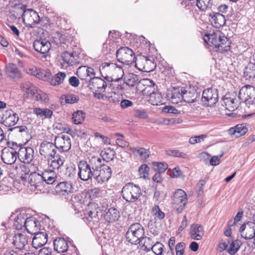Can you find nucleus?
I'll list each match as a JSON object with an SVG mask.
<instances>
[{
  "instance_id": "4d7b16f0",
  "label": "nucleus",
  "mask_w": 255,
  "mask_h": 255,
  "mask_svg": "<svg viewBox=\"0 0 255 255\" xmlns=\"http://www.w3.org/2000/svg\"><path fill=\"white\" fill-rule=\"evenodd\" d=\"M77 74L78 77L82 80H89L87 75V71L86 70V66L79 67L77 71Z\"/></svg>"
},
{
  "instance_id": "39448f33",
  "label": "nucleus",
  "mask_w": 255,
  "mask_h": 255,
  "mask_svg": "<svg viewBox=\"0 0 255 255\" xmlns=\"http://www.w3.org/2000/svg\"><path fill=\"white\" fill-rule=\"evenodd\" d=\"M144 230L143 227L139 223L132 224L126 233L127 241L131 244L138 245L139 240L144 236Z\"/></svg>"
},
{
  "instance_id": "6e6552de",
  "label": "nucleus",
  "mask_w": 255,
  "mask_h": 255,
  "mask_svg": "<svg viewBox=\"0 0 255 255\" xmlns=\"http://www.w3.org/2000/svg\"><path fill=\"white\" fill-rule=\"evenodd\" d=\"M21 216V214L17 215V218L15 220V222L20 224L21 226L24 224L27 232L31 235H34L39 232L40 230L41 225L38 220L33 217L28 218L26 220L24 219L21 220L20 219Z\"/></svg>"
},
{
  "instance_id": "a211bd4d",
  "label": "nucleus",
  "mask_w": 255,
  "mask_h": 255,
  "mask_svg": "<svg viewBox=\"0 0 255 255\" xmlns=\"http://www.w3.org/2000/svg\"><path fill=\"white\" fill-rule=\"evenodd\" d=\"M55 145L56 148L61 152L68 151L71 146V139L67 134H60L55 138Z\"/></svg>"
},
{
  "instance_id": "5fc2aeb1",
  "label": "nucleus",
  "mask_w": 255,
  "mask_h": 255,
  "mask_svg": "<svg viewBox=\"0 0 255 255\" xmlns=\"http://www.w3.org/2000/svg\"><path fill=\"white\" fill-rule=\"evenodd\" d=\"M66 77L65 73L59 72L52 79V83L54 85H58L62 83Z\"/></svg>"
},
{
  "instance_id": "bf43d9fd",
  "label": "nucleus",
  "mask_w": 255,
  "mask_h": 255,
  "mask_svg": "<svg viewBox=\"0 0 255 255\" xmlns=\"http://www.w3.org/2000/svg\"><path fill=\"white\" fill-rule=\"evenodd\" d=\"M105 194V191L100 188H94L90 191V196L93 198H97L103 196Z\"/></svg>"
},
{
  "instance_id": "f257e3e1",
  "label": "nucleus",
  "mask_w": 255,
  "mask_h": 255,
  "mask_svg": "<svg viewBox=\"0 0 255 255\" xmlns=\"http://www.w3.org/2000/svg\"><path fill=\"white\" fill-rule=\"evenodd\" d=\"M204 40L208 44L213 45L220 53L228 51L231 49L230 40L218 30L212 34H206Z\"/></svg>"
},
{
  "instance_id": "ddd939ff",
  "label": "nucleus",
  "mask_w": 255,
  "mask_h": 255,
  "mask_svg": "<svg viewBox=\"0 0 255 255\" xmlns=\"http://www.w3.org/2000/svg\"><path fill=\"white\" fill-rule=\"evenodd\" d=\"M218 93L216 89L208 88L203 91L202 102L206 107H212L218 101Z\"/></svg>"
},
{
  "instance_id": "6ab92c4d",
  "label": "nucleus",
  "mask_w": 255,
  "mask_h": 255,
  "mask_svg": "<svg viewBox=\"0 0 255 255\" xmlns=\"http://www.w3.org/2000/svg\"><path fill=\"white\" fill-rule=\"evenodd\" d=\"M239 232L241 237L245 240L253 239L255 235V223L252 222L244 223L241 226Z\"/></svg>"
},
{
  "instance_id": "4c0bfd02",
  "label": "nucleus",
  "mask_w": 255,
  "mask_h": 255,
  "mask_svg": "<svg viewBox=\"0 0 255 255\" xmlns=\"http://www.w3.org/2000/svg\"><path fill=\"white\" fill-rule=\"evenodd\" d=\"M183 88H174L170 96L171 102L173 104H178L183 100Z\"/></svg>"
},
{
  "instance_id": "bb28decb",
  "label": "nucleus",
  "mask_w": 255,
  "mask_h": 255,
  "mask_svg": "<svg viewBox=\"0 0 255 255\" xmlns=\"http://www.w3.org/2000/svg\"><path fill=\"white\" fill-rule=\"evenodd\" d=\"M29 240L30 239L25 234L17 233L13 238V244L16 249L23 250Z\"/></svg>"
},
{
  "instance_id": "09e8293b",
  "label": "nucleus",
  "mask_w": 255,
  "mask_h": 255,
  "mask_svg": "<svg viewBox=\"0 0 255 255\" xmlns=\"http://www.w3.org/2000/svg\"><path fill=\"white\" fill-rule=\"evenodd\" d=\"M11 130L13 131L17 135L21 136L23 137H28V129L25 126L15 127L13 128Z\"/></svg>"
},
{
  "instance_id": "72a5a7b5",
  "label": "nucleus",
  "mask_w": 255,
  "mask_h": 255,
  "mask_svg": "<svg viewBox=\"0 0 255 255\" xmlns=\"http://www.w3.org/2000/svg\"><path fill=\"white\" fill-rule=\"evenodd\" d=\"M210 16L212 25L216 28H220L225 24V17L224 15L220 13H211Z\"/></svg>"
},
{
  "instance_id": "dca6fc26",
  "label": "nucleus",
  "mask_w": 255,
  "mask_h": 255,
  "mask_svg": "<svg viewBox=\"0 0 255 255\" xmlns=\"http://www.w3.org/2000/svg\"><path fill=\"white\" fill-rule=\"evenodd\" d=\"M135 67L140 71L149 72L155 68L156 65L152 58L150 59L143 56L135 61Z\"/></svg>"
},
{
  "instance_id": "5701e85b",
  "label": "nucleus",
  "mask_w": 255,
  "mask_h": 255,
  "mask_svg": "<svg viewBox=\"0 0 255 255\" xmlns=\"http://www.w3.org/2000/svg\"><path fill=\"white\" fill-rule=\"evenodd\" d=\"M19 119L18 115L11 110L5 111L2 117V122L6 127L14 126Z\"/></svg>"
},
{
  "instance_id": "13d9d810",
  "label": "nucleus",
  "mask_w": 255,
  "mask_h": 255,
  "mask_svg": "<svg viewBox=\"0 0 255 255\" xmlns=\"http://www.w3.org/2000/svg\"><path fill=\"white\" fill-rule=\"evenodd\" d=\"M152 213L155 218L162 220L165 217L164 213L161 211L158 205H155L152 209Z\"/></svg>"
},
{
  "instance_id": "412c9836",
  "label": "nucleus",
  "mask_w": 255,
  "mask_h": 255,
  "mask_svg": "<svg viewBox=\"0 0 255 255\" xmlns=\"http://www.w3.org/2000/svg\"><path fill=\"white\" fill-rule=\"evenodd\" d=\"M74 187L72 184L67 181L61 182L58 184L55 187V192L59 196H67L72 193L74 191Z\"/></svg>"
},
{
  "instance_id": "7ed1b4c3",
  "label": "nucleus",
  "mask_w": 255,
  "mask_h": 255,
  "mask_svg": "<svg viewBox=\"0 0 255 255\" xmlns=\"http://www.w3.org/2000/svg\"><path fill=\"white\" fill-rule=\"evenodd\" d=\"M100 71L102 76L109 81L121 80L124 75L122 67L113 63L102 64L100 66Z\"/></svg>"
},
{
  "instance_id": "c756f323",
  "label": "nucleus",
  "mask_w": 255,
  "mask_h": 255,
  "mask_svg": "<svg viewBox=\"0 0 255 255\" xmlns=\"http://www.w3.org/2000/svg\"><path fill=\"white\" fill-rule=\"evenodd\" d=\"M32 245L33 248L38 249L44 246L47 242V235L42 232L34 234Z\"/></svg>"
},
{
  "instance_id": "cd10ccee",
  "label": "nucleus",
  "mask_w": 255,
  "mask_h": 255,
  "mask_svg": "<svg viewBox=\"0 0 255 255\" xmlns=\"http://www.w3.org/2000/svg\"><path fill=\"white\" fill-rule=\"evenodd\" d=\"M189 234L192 239L201 240L204 234L203 226L198 224H194L190 227Z\"/></svg>"
},
{
  "instance_id": "4468645a",
  "label": "nucleus",
  "mask_w": 255,
  "mask_h": 255,
  "mask_svg": "<svg viewBox=\"0 0 255 255\" xmlns=\"http://www.w3.org/2000/svg\"><path fill=\"white\" fill-rule=\"evenodd\" d=\"M22 18L25 25L31 28L36 27L40 22L39 15L32 9L23 10Z\"/></svg>"
},
{
  "instance_id": "7c9ffc66",
  "label": "nucleus",
  "mask_w": 255,
  "mask_h": 255,
  "mask_svg": "<svg viewBox=\"0 0 255 255\" xmlns=\"http://www.w3.org/2000/svg\"><path fill=\"white\" fill-rule=\"evenodd\" d=\"M226 109L230 111H234L238 107L239 101L235 96L226 95L223 99Z\"/></svg>"
},
{
  "instance_id": "79ce46f5",
  "label": "nucleus",
  "mask_w": 255,
  "mask_h": 255,
  "mask_svg": "<svg viewBox=\"0 0 255 255\" xmlns=\"http://www.w3.org/2000/svg\"><path fill=\"white\" fill-rule=\"evenodd\" d=\"M139 81L138 76L133 73H128L124 78V83L126 87H133L137 85Z\"/></svg>"
},
{
  "instance_id": "a19ab883",
  "label": "nucleus",
  "mask_w": 255,
  "mask_h": 255,
  "mask_svg": "<svg viewBox=\"0 0 255 255\" xmlns=\"http://www.w3.org/2000/svg\"><path fill=\"white\" fill-rule=\"evenodd\" d=\"M119 217L120 213L119 211L114 208H110L106 212L105 216L106 221L109 223L118 220Z\"/></svg>"
},
{
  "instance_id": "f704fd0d",
  "label": "nucleus",
  "mask_w": 255,
  "mask_h": 255,
  "mask_svg": "<svg viewBox=\"0 0 255 255\" xmlns=\"http://www.w3.org/2000/svg\"><path fill=\"white\" fill-rule=\"evenodd\" d=\"M45 186L53 184L57 179V174L53 170H46L41 174Z\"/></svg>"
},
{
  "instance_id": "c03bdc74",
  "label": "nucleus",
  "mask_w": 255,
  "mask_h": 255,
  "mask_svg": "<svg viewBox=\"0 0 255 255\" xmlns=\"http://www.w3.org/2000/svg\"><path fill=\"white\" fill-rule=\"evenodd\" d=\"M148 102L153 105L162 104V97L158 92H152L149 95Z\"/></svg>"
},
{
  "instance_id": "0eeeda50",
  "label": "nucleus",
  "mask_w": 255,
  "mask_h": 255,
  "mask_svg": "<svg viewBox=\"0 0 255 255\" xmlns=\"http://www.w3.org/2000/svg\"><path fill=\"white\" fill-rule=\"evenodd\" d=\"M239 98L247 105H255V87L246 85L239 92Z\"/></svg>"
},
{
  "instance_id": "1a4fd4ad",
  "label": "nucleus",
  "mask_w": 255,
  "mask_h": 255,
  "mask_svg": "<svg viewBox=\"0 0 255 255\" xmlns=\"http://www.w3.org/2000/svg\"><path fill=\"white\" fill-rule=\"evenodd\" d=\"M118 60L126 65H130L135 61L133 51L128 47H122L116 53Z\"/></svg>"
},
{
  "instance_id": "338daca9",
  "label": "nucleus",
  "mask_w": 255,
  "mask_h": 255,
  "mask_svg": "<svg viewBox=\"0 0 255 255\" xmlns=\"http://www.w3.org/2000/svg\"><path fill=\"white\" fill-rule=\"evenodd\" d=\"M185 244L181 242L177 244L175 247L176 255H184Z\"/></svg>"
},
{
  "instance_id": "a18cd8bd",
  "label": "nucleus",
  "mask_w": 255,
  "mask_h": 255,
  "mask_svg": "<svg viewBox=\"0 0 255 255\" xmlns=\"http://www.w3.org/2000/svg\"><path fill=\"white\" fill-rule=\"evenodd\" d=\"M140 243L139 245H141L143 250L147 252L149 251L153 244V242L151 241V239L147 237H143L140 239L139 240Z\"/></svg>"
},
{
  "instance_id": "603ef678",
  "label": "nucleus",
  "mask_w": 255,
  "mask_h": 255,
  "mask_svg": "<svg viewBox=\"0 0 255 255\" xmlns=\"http://www.w3.org/2000/svg\"><path fill=\"white\" fill-rule=\"evenodd\" d=\"M150 85H154V83L152 80L149 79H142L140 80L136 85L137 91L142 90L144 88H146Z\"/></svg>"
},
{
  "instance_id": "f3484780",
  "label": "nucleus",
  "mask_w": 255,
  "mask_h": 255,
  "mask_svg": "<svg viewBox=\"0 0 255 255\" xmlns=\"http://www.w3.org/2000/svg\"><path fill=\"white\" fill-rule=\"evenodd\" d=\"M18 145L17 149V157L20 161L24 163H29L32 161L34 155L33 148L29 147H23Z\"/></svg>"
},
{
  "instance_id": "20e7f679",
  "label": "nucleus",
  "mask_w": 255,
  "mask_h": 255,
  "mask_svg": "<svg viewBox=\"0 0 255 255\" xmlns=\"http://www.w3.org/2000/svg\"><path fill=\"white\" fill-rule=\"evenodd\" d=\"M141 194L140 188L133 183L126 184L122 189V195L124 200L129 202H134L138 200Z\"/></svg>"
},
{
  "instance_id": "f03ea898",
  "label": "nucleus",
  "mask_w": 255,
  "mask_h": 255,
  "mask_svg": "<svg viewBox=\"0 0 255 255\" xmlns=\"http://www.w3.org/2000/svg\"><path fill=\"white\" fill-rule=\"evenodd\" d=\"M20 87L25 98H32L35 100L44 103H47L49 101L48 95L38 89L30 82L22 83L21 84Z\"/></svg>"
},
{
  "instance_id": "774afa93",
  "label": "nucleus",
  "mask_w": 255,
  "mask_h": 255,
  "mask_svg": "<svg viewBox=\"0 0 255 255\" xmlns=\"http://www.w3.org/2000/svg\"><path fill=\"white\" fill-rule=\"evenodd\" d=\"M153 164L154 166L157 167L158 172L163 173L168 167L167 164L166 163L155 162Z\"/></svg>"
},
{
  "instance_id": "49530a36",
  "label": "nucleus",
  "mask_w": 255,
  "mask_h": 255,
  "mask_svg": "<svg viewBox=\"0 0 255 255\" xmlns=\"http://www.w3.org/2000/svg\"><path fill=\"white\" fill-rule=\"evenodd\" d=\"M85 113L82 111H77L72 115V119L75 124H81L85 119Z\"/></svg>"
},
{
  "instance_id": "ea45409f",
  "label": "nucleus",
  "mask_w": 255,
  "mask_h": 255,
  "mask_svg": "<svg viewBox=\"0 0 255 255\" xmlns=\"http://www.w3.org/2000/svg\"><path fill=\"white\" fill-rule=\"evenodd\" d=\"M244 76L247 80H253L255 79V64L249 63L245 67Z\"/></svg>"
},
{
  "instance_id": "2f4dec72",
  "label": "nucleus",
  "mask_w": 255,
  "mask_h": 255,
  "mask_svg": "<svg viewBox=\"0 0 255 255\" xmlns=\"http://www.w3.org/2000/svg\"><path fill=\"white\" fill-rule=\"evenodd\" d=\"M7 75L12 79L16 80L21 78V74L16 65L8 63L5 67Z\"/></svg>"
},
{
  "instance_id": "473e14b6",
  "label": "nucleus",
  "mask_w": 255,
  "mask_h": 255,
  "mask_svg": "<svg viewBox=\"0 0 255 255\" xmlns=\"http://www.w3.org/2000/svg\"><path fill=\"white\" fill-rule=\"evenodd\" d=\"M248 130L245 125L240 124L229 128L228 133L229 135L237 138L245 135Z\"/></svg>"
},
{
  "instance_id": "b1692460",
  "label": "nucleus",
  "mask_w": 255,
  "mask_h": 255,
  "mask_svg": "<svg viewBox=\"0 0 255 255\" xmlns=\"http://www.w3.org/2000/svg\"><path fill=\"white\" fill-rule=\"evenodd\" d=\"M107 86L106 82L100 78L93 77L90 81L89 87L93 92H104Z\"/></svg>"
},
{
  "instance_id": "2eb2a0df",
  "label": "nucleus",
  "mask_w": 255,
  "mask_h": 255,
  "mask_svg": "<svg viewBox=\"0 0 255 255\" xmlns=\"http://www.w3.org/2000/svg\"><path fill=\"white\" fill-rule=\"evenodd\" d=\"M112 175V170L107 165H101L99 169H94V176L96 181L99 184L108 181Z\"/></svg>"
},
{
  "instance_id": "680f3d73",
  "label": "nucleus",
  "mask_w": 255,
  "mask_h": 255,
  "mask_svg": "<svg viewBox=\"0 0 255 255\" xmlns=\"http://www.w3.org/2000/svg\"><path fill=\"white\" fill-rule=\"evenodd\" d=\"M206 134H201L198 136H194L191 137L189 139V143L191 144H195L197 143H200L206 138Z\"/></svg>"
},
{
  "instance_id": "3c124183",
  "label": "nucleus",
  "mask_w": 255,
  "mask_h": 255,
  "mask_svg": "<svg viewBox=\"0 0 255 255\" xmlns=\"http://www.w3.org/2000/svg\"><path fill=\"white\" fill-rule=\"evenodd\" d=\"M114 150L110 148H108L102 150L100 155L104 160L109 161L114 158Z\"/></svg>"
},
{
  "instance_id": "c85d7f7f",
  "label": "nucleus",
  "mask_w": 255,
  "mask_h": 255,
  "mask_svg": "<svg viewBox=\"0 0 255 255\" xmlns=\"http://www.w3.org/2000/svg\"><path fill=\"white\" fill-rule=\"evenodd\" d=\"M65 159L64 156L56 153L48 158L49 166L54 170H59L63 166Z\"/></svg>"
},
{
  "instance_id": "f8f14e48",
  "label": "nucleus",
  "mask_w": 255,
  "mask_h": 255,
  "mask_svg": "<svg viewBox=\"0 0 255 255\" xmlns=\"http://www.w3.org/2000/svg\"><path fill=\"white\" fill-rule=\"evenodd\" d=\"M188 198L186 192L182 189H177L174 193L173 199V208L178 213L184 209Z\"/></svg>"
},
{
  "instance_id": "393cba45",
  "label": "nucleus",
  "mask_w": 255,
  "mask_h": 255,
  "mask_svg": "<svg viewBox=\"0 0 255 255\" xmlns=\"http://www.w3.org/2000/svg\"><path fill=\"white\" fill-rule=\"evenodd\" d=\"M33 47L36 51L41 54H45L49 51L51 45L48 40L41 38L34 41Z\"/></svg>"
},
{
  "instance_id": "423d86ee",
  "label": "nucleus",
  "mask_w": 255,
  "mask_h": 255,
  "mask_svg": "<svg viewBox=\"0 0 255 255\" xmlns=\"http://www.w3.org/2000/svg\"><path fill=\"white\" fill-rule=\"evenodd\" d=\"M1 151V157L3 162L7 164L14 163L17 157V149L18 145L14 142H11L6 144Z\"/></svg>"
},
{
  "instance_id": "4be33fe9",
  "label": "nucleus",
  "mask_w": 255,
  "mask_h": 255,
  "mask_svg": "<svg viewBox=\"0 0 255 255\" xmlns=\"http://www.w3.org/2000/svg\"><path fill=\"white\" fill-rule=\"evenodd\" d=\"M56 146L50 142H43L41 143L39 152L41 155L49 158L56 153Z\"/></svg>"
},
{
  "instance_id": "9b49d317",
  "label": "nucleus",
  "mask_w": 255,
  "mask_h": 255,
  "mask_svg": "<svg viewBox=\"0 0 255 255\" xmlns=\"http://www.w3.org/2000/svg\"><path fill=\"white\" fill-rule=\"evenodd\" d=\"M28 181L30 186L34 187L36 193H44L47 192L41 174L36 172H32L29 176Z\"/></svg>"
},
{
  "instance_id": "c9c22d12",
  "label": "nucleus",
  "mask_w": 255,
  "mask_h": 255,
  "mask_svg": "<svg viewBox=\"0 0 255 255\" xmlns=\"http://www.w3.org/2000/svg\"><path fill=\"white\" fill-rule=\"evenodd\" d=\"M110 87L113 93L120 94H122L126 90L127 88L124 82H122L121 80H111Z\"/></svg>"
},
{
  "instance_id": "69168bd1",
  "label": "nucleus",
  "mask_w": 255,
  "mask_h": 255,
  "mask_svg": "<svg viewBox=\"0 0 255 255\" xmlns=\"http://www.w3.org/2000/svg\"><path fill=\"white\" fill-rule=\"evenodd\" d=\"M168 155L178 157L186 158L187 155L185 153L182 152L179 150H169L166 151Z\"/></svg>"
},
{
  "instance_id": "a878e982",
  "label": "nucleus",
  "mask_w": 255,
  "mask_h": 255,
  "mask_svg": "<svg viewBox=\"0 0 255 255\" xmlns=\"http://www.w3.org/2000/svg\"><path fill=\"white\" fill-rule=\"evenodd\" d=\"M60 63L62 68L66 69L76 63L75 56L73 53L65 51L61 56Z\"/></svg>"
},
{
  "instance_id": "e433bc0d",
  "label": "nucleus",
  "mask_w": 255,
  "mask_h": 255,
  "mask_svg": "<svg viewBox=\"0 0 255 255\" xmlns=\"http://www.w3.org/2000/svg\"><path fill=\"white\" fill-rule=\"evenodd\" d=\"M68 248V243L67 241L63 238H58L54 241V249L57 252H66Z\"/></svg>"
},
{
  "instance_id": "de8ad7c7",
  "label": "nucleus",
  "mask_w": 255,
  "mask_h": 255,
  "mask_svg": "<svg viewBox=\"0 0 255 255\" xmlns=\"http://www.w3.org/2000/svg\"><path fill=\"white\" fill-rule=\"evenodd\" d=\"M232 242L228 249V252L231 255H234L238 251L241 245V242L238 240H231Z\"/></svg>"
},
{
  "instance_id": "0e129e2a",
  "label": "nucleus",
  "mask_w": 255,
  "mask_h": 255,
  "mask_svg": "<svg viewBox=\"0 0 255 255\" xmlns=\"http://www.w3.org/2000/svg\"><path fill=\"white\" fill-rule=\"evenodd\" d=\"M64 99L66 103L71 104L77 103L79 100V98L77 95L69 94L64 96Z\"/></svg>"
},
{
  "instance_id": "6e6d98bb",
  "label": "nucleus",
  "mask_w": 255,
  "mask_h": 255,
  "mask_svg": "<svg viewBox=\"0 0 255 255\" xmlns=\"http://www.w3.org/2000/svg\"><path fill=\"white\" fill-rule=\"evenodd\" d=\"M196 96L190 92H188L185 90L183 92V100L188 103H192L195 102Z\"/></svg>"
},
{
  "instance_id": "58836bf2",
  "label": "nucleus",
  "mask_w": 255,
  "mask_h": 255,
  "mask_svg": "<svg viewBox=\"0 0 255 255\" xmlns=\"http://www.w3.org/2000/svg\"><path fill=\"white\" fill-rule=\"evenodd\" d=\"M33 113L41 119H50L53 115V112L49 109L35 108Z\"/></svg>"
},
{
  "instance_id": "9d476101",
  "label": "nucleus",
  "mask_w": 255,
  "mask_h": 255,
  "mask_svg": "<svg viewBox=\"0 0 255 255\" xmlns=\"http://www.w3.org/2000/svg\"><path fill=\"white\" fill-rule=\"evenodd\" d=\"M98 205L95 203H89L85 208L83 213L84 218L88 222L89 225L92 226L98 222Z\"/></svg>"
},
{
  "instance_id": "864d4df0",
  "label": "nucleus",
  "mask_w": 255,
  "mask_h": 255,
  "mask_svg": "<svg viewBox=\"0 0 255 255\" xmlns=\"http://www.w3.org/2000/svg\"><path fill=\"white\" fill-rule=\"evenodd\" d=\"M211 0H197L196 4L202 11H205L212 5Z\"/></svg>"
},
{
  "instance_id": "8fccbe9b",
  "label": "nucleus",
  "mask_w": 255,
  "mask_h": 255,
  "mask_svg": "<svg viewBox=\"0 0 255 255\" xmlns=\"http://www.w3.org/2000/svg\"><path fill=\"white\" fill-rule=\"evenodd\" d=\"M132 151L134 153H137L143 160H145L148 158L150 154V151L144 148H134L132 149Z\"/></svg>"
},
{
  "instance_id": "052dcab7",
  "label": "nucleus",
  "mask_w": 255,
  "mask_h": 255,
  "mask_svg": "<svg viewBox=\"0 0 255 255\" xmlns=\"http://www.w3.org/2000/svg\"><path fill=\"white\" fill-rule=\"evenodd\" d=\"M164 246L159 242L153 245L151 250L156 255H161L163 253Z\"/></svg>"
},
{
  "instance_id": "37998d69",
  "label": "nucleus",
  "mask_w": 255,
  "mask_h": 255,
  "mask_svg": "<svg viewBox=\"0 0 255 255\" xmlns=\"http://www.w3.org/2000/svg\"><path fill=\"white\" fill-rule=\"evenodd\" d=\"M16 171L17 176L22 180H24L26 178V176L30 172L29 167L23 164H20L16 167Z\"/></svg>"
},
{
  "instance_id": "e2e57ef3",
  "label": "nucleus",
  "mask_w": 255,
  "mask_h": 255,
  "mask_svg": "<svg viewBox=\"0 0 255 255\" xmlns=\"http://www.w3.org/2000/svg\"><path fill=\"white\" fill-rule=\"evenodd\" d=\"M149 170V168L147 165H141L138 169L140 177L144 179L147 178L148 176Z\"/></svg>"
},
{
  "instance_id": "aec40b11",
  "label": "nucleus",
  "mask_w": 255,
  "mask_h": 255,
  "mask_svg": "<svg viewBox=\"0 0 255 255\" xmlns=\"http://www.w3.org/2000/svg\"><path fill=\"white\" fill-rule=\"evenodd\" d=\"M78 176L83 181H87L94 176V171L85 161H81L78 164Z\"/></svg>"
}]
</instances>
